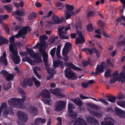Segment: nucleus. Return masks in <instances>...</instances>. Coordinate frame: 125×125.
<instances>
[{
    "instance_id": "cd10ccee",
    "label": "nucleus",
    "mask_w": 125,
    "mask_h": 125,
    "mask_svg": "<svg viewBox=\"0 0 125 125\" xmlns=\"http://www.w3.org/2000/svg\"><path fill=\"white\" fill-rule=\"evenodd\" d=\"M74 102L76 105L79 107L81 106L82 105L83 102L79 98L75 99Z\"/></svg>"
},
{
    "instance_id": "6e6d98bb",
    "label": "nucleus",
    "mask_w": 125,
    "mask_h": 125,
    "mask_svg": "<svg viewBox=\"0 0 125 125\" xmlns=\"http://www.w3.org/2000/svg\"><path fill=\"white\" fill-rule=\"evenodd\" d=\"M94 15V12L92 11H89L87 14V16L88 17H92Z\"/></svg>"
},
{
    "instance_id": "aec40b11",
    "label": "nucleus",
    "mask_w": 125,
    "mask_h": 125,
    "mask_svg": "<svg viewBox=\"0 0 125 125\" xmlns=\"http://www.w3.org/2000/svg\"><path fill=\"white\" fill-rule=\"evenodd\" d=\"M52 18L53 20L54 21V24L61 23L63 22V21L62 20H60L57 16H53Z\"/></svg>"
},
{
    "instance_id": "37998d69",
    "label": "nucleus",
    "mask_w": 125,
    "mask_h": 125,
    "mask_svg": "<svg viewBox=\"0 0 125 125\" xmlns=\"http://www.w3.org/2000/svg\"><path fill=\"white\" fill-rule=\"evenodd\" d=\"M0 74L2 75L4 77H6L9 74V73L5 70H3L1 71Z\"/></svg>"
},
{
    "instance_id": "6e6552de",
    "label": "nucleus",
    "mask_w": 125,
    "mask_h": 125,
    "mask_svg": "<svg viewBox=\"0 0 125 125\" xmlns=\"http://www.w3.org/2000/svg\"><path fill=\"white\" fill-rule=\"evenodd\" d=\"M72 48V45L69 42L67 43L64 45L62 53L63 55H64L68 53L69 51Z\"/></svg>"
},
{
    "instance_id": "bb28decb",
    "label": "nucleus",
    "mask_w": 125,
    "mask_h": 125,
    "mask_svg": "<svg viewBox=\"0 0 125 125\" xmlns=\"http://www.w3.org/2000/svg\"><path fill=\"white\" fill-rule=\"evenodd\" d=\"M9 41L6 39H3L2 36H0V46L8 43Z\"/></svg>"
},
{
    "instance_id": "ddd939ff",
    "label": "nucleus",
    "mask_w": 125,
    "mask_h": 125,
    "mask_svg": "<svg viewBox=\"0 0 125 125\" xmlns=\"http://www.w3.org/2000/svg\"><path fill=\"white\" fill-rule=\"evenodd\" d=\"M87 119L88 122L90 124L93 123L95 125H98L99 124L98 121L96 120L94 117H92L91 116H88Z\"/></svg>"
},
{
    "instance_id": "423d86ee",
    "label": "nucleus",
    "mask_w": 125,
    "mask_h": 125,
    "mask_svg": "<svg viewBox=\"0 0 125 125\" xmlns=\"http://www.w3.org/2000/svg\"><path fill=\"white\" fill-rule=\"evenodd\" d=\"M114 112L119 118H125V111H123L117 107H116L114 108Z\"/></svg>"
},
{
    "instance_id": "473e14b6",
    "label": "nucleus",
    "mask_w": 125,
    "mask_h": 125,
    "mask_svg": "<svg viewBox=\"0 0 125 125\" xmlns=\"http://www.w3.org/2000/svg\"><path fill=\"white\" fill-rule=\"evenodd\" d=\"M36 16V13L35 12H33L31 13L28 16V20H31L35 18Z\"/></svg>"
},
{
    "instance_id": "ea45409f",
    "label": "nucleus",
    "mask_w": 125,
    "mask_h": 125,
    "mask_svg": "<svg viewBox=\"0 0 125 125\" xmlns=\"http://www.w3.org/2000/svg\"><path fill=\"white\" fill-rule=\"evenodd\" d=\"M73 109V105L69 103L68 105V111L69 113L73 112L72 110Z\"/></svg>"
},
{
    "instance_id": "69168bd1",
    "label": "nucleus",
    "mask_w": 125,
    "mask_h": 125,
    "mask_svg": "<svg viewBox=\"0 0 125 125\" xmlns=\"http://www.w3.org/2000/svg\"><path fill=\"white\" fill-rule=\"evenodd\" d=\"M57 62L58 63V66L60 65L62 68V67H63V63L62 61L60 60H58L57 61Z\"/></svg>"
},
{
    "instance_id": "603ef678",
    "label": "nucleus",
    "mask_w": 125,
    "mask_h": 125,
    "mask_svg": "<svg viewBox=\"0 0 125 125\" xmlns=\"http://www.w3.org/2000/svg\"><path fill=\"white\" fill-rule=\"evenodd\" d=\"M88 52H89L90 54L92 55L93 54V52L94 53H95V52H96L97 50L96 49L94 48H93L90 49H89Z\"/></svg>"
},
{
    "instance_id": "c85d7f7f",
    "label": "nucleus",
    "mask_w": 125,
    "mask_h": 125,
    "mask_svg": "<svg viewBox=\"0 0 125 125\" xmlns=\"http://www.w3.org/2000/svg\"><path fill=\"white\" fill-rule=\"evenodd\" d=\"M4 9L7 10L8 12H10L12 10L13 6L12 5L9 4L7 5H4Z\"/></svg>"
},
{
    "instance_id": "5fc2aeb1",
    "label": "nucleus",
    "mask_w": 125,
    "mask_h": 125,
    "mask_svg": "<svg viewBox=\"0 0 125 125\" xmlns=\"http://www.w3.org/2000/svg\"><path fill=\"white\" fill-rule=\"evenodd\" d=\"M23 34L21 32H20V30L18 31V33L16 34L15 36H14L16 38H19L20 37H21L22 36V35H23Z\"/></svg>"
},
{
    "instance_id": "a878e982",
    "label": "nucleus",
    "mask_w": 125,
    "mask_h": 125,
    "mask_svg": "<svg viewBox=\"0 0 125 125\" xmlns=\"http://www.w3.org/2000/svg\"><path fill=\"white\" fill-rule=\"evenodd\" d=\"M95 69L96 71L98 72L100 74V73H102L104 71V68L98 65H97V67Z\"/></svg>"
},
{
    "instance_id": "052dcab7",
    "label": "nucleus",
    "mask_w": 125,
    "mask_h": 125,
    "mask_svg": "<svg viewBox=\"0 0 125 125\" xmlns=\"http://www.w3.org/2000/svg\"><path fill=\"white\" fill-rule=\"evenodd\" d=\"M125 44V40H123L122 41H119L118 43V45L121 46Z\"/></svg>"
},
{
    "instance_id": "393cba45",
    "label": "nucleus",
    "mask_w": 125,
    "mask_h": 125,
    "mask_svg": "<svg viewBox=\"0 0 125 125\" xmlns=\"http://www.w3.org/2000/svg\"><path fill=\"white\" fill-rule=\"evenodd\" d=\"M107 100L112 103H115L116 100V97L114 96H107Z\"/></svg>"
},
{
    "instance_id": "680f3d73",
    "label": "nucleus",
    "mask_w": 125,
    "mask_h": 125,
    "mask_svg": "<svg viewBox=\"0 0 125 125\" xmlns=\"http://www.w3.org/2000/svg\"><path fill=\"white\" fill-rule=\"evenodd\" d=\"M124 95L123 93L120 92L119 93V95L117 97L118 99L119 100H120L121 99H123L124 98Z\"/></svg>"
},
{
    "instance_id": "a19ab883",
    "label": "nucleus",
    "mask_w": 125,
    "mask_h": 125,
    "mask_svg": "<svg viewBox=\"0 0 125 125\" xmlns=\"http://www.w3.org/2000/svg\"><path fill=\"white\" fill-rule=\"evenodd\" d=\"M40 39L41 41H44L48 38V37L45 34L41 36L40 37Z\"/></svg>"
},
{
    "instance_id": "09e8293b",
    "label": "nucleus",
    "mask_w": 125,
    "mask_h": 125,
    "mask_svg": "<svg viewBox=\"0 0 125 125\" xmlns=\"http://www.w3.org/2000/svg\"><path fill=\"white\" fill-rule=\"evenodd\" d=\"M90 63V62L87 61H83L82 62V64L83 66V67H85L88 65Z\"/></svg>"
},
{
    "instance_id": "a211bd4d",
    "label": "nucleus",
    "mask_w": 125,
    "mask_h": 125,
    "mask_svg": "<svg viewBox=\"0 0 125 125\" xmlns=\"http://www.w3.org/2000/svg\"><path fill=\"white\" fill-rule=\"evenodd\" d=\"M13 114V111L12 110H8L6 109L4 111L3 113V116L6 118L7 117L8 115H11Z\"/></svg>"
},
{
    "instance_id": "f03ea898",
    "label": "nucleus",
    "mask_w": 125,
    "mask_h": 125,
    "mask_svg": "<svg viewBox=\"0 0 125 125\" xmlns=\"http://www.w3.org/2000/svg\"><path fill=\"white\" fill-rule=\"evenodd\" d=\"M22 97L21 98H12L10 101H9V104L11 106L13 107L23 108L24 106L22 102L25 101L26 96L25 95H22Z\"/></svg>"
},
{
    "instance_id": "4c0bfd02",
    "label": "nucleus",
    "mask_w": 125,
    "mask_h": 125,
    "mask_svg": "<svg viewBox=\"0 0 125 125\" xmlns=\"http://www.w3.org/2000/svg\"><path fill=\"white\" fill-rule=\"evenodd\" d=\"M69 115L70 118L72 119H75L77 117L76 115L73 112L69 113Z\"/></svg>"
},
{
    "instance_id": "20e7f679",
    "label": "nucleus",
    "mask_w": 125,
    "mask_h": 125,
    "mask_svg": "<svg viewBox=\"0 0 125 125\" xmlns=\"http://www.w3.org/2000/svg\"><path fill=\"white\" fill-rule=\"evenodd\" d=\"M32 56L34 59H35L34 61L29 58H26V61L29 63L31 65H33L34 62L41 63L42 62L41 57H39L38 54H36L34 52Z\"/></svg>"
},
{
    "instance_id": "7c9ffc66",
    "label": "nucleus",
    "mask_w": 125,
    "mask_h": 125,
    "mask_svg": "<svg viewBox=\"0 0 125 125\" xmlns=\"http://www.w3.org/2000/svg\"><path fill=\"white\" fill-rule=\"evenodd\" d=\"M120 1L123 5V7L120 6L119 7V9L120 10V13H122L124 11V9L125 8V0H120Z\"/></svg>"
},
{
    "instance_id": "0eeeda50",
    "label": "nucleus",
    "mask_w": 125,
    "mask_h": 125,
    "mask_svg": "<svg viewBox=\"0 0 125 125\" xmlns=\"http://www.w3.org/2000/svg\"><path fill=\"white\" fill-rule=\"evenodd\" d=\"M17 114L19 119L21 121L24 122L27 121V117L24 112L21 111H19L18 112Z\"/></svg>"
},
{
    "instance_id": "412c9836",
    "label": "nucleus",
    "mask_w": 125,
    "mask_h": 125,
    "mask_svg": "<svg viewBox=\"0 0 125 125\" xmlns=\"http://www.w3.org/2000/svg\"><path fill=\"white\" fill-rule=\"evenodd\" d=\"M46 122V120L43 118L42 119L41 118H36L35 119V120L34 122L36 124H37L39 125V124L42 123L43 124Z\"/></svg>"
},
{
    "instance_id": "f704fd0d",
    "label": "nucleus",
    "mask_w": 125,
    "mask_h": 125,
    "mask_svg": "<svg viewBox=\"0 0 125 125\" xmlns=\"http://www.w3.org/2000/svg\"><path fill=\"white\" fill-rule=\"evenodd\" d=\"M42 57L43 59V61L45 64V65H47L48 58V54H45L43 55H42Z\"/></svg>"
},
{
    "instance_id": "72a5a7b5",
    "label": "nucleus",
    "mask_w": 125,
    "mask_h": 125,
    "mask_svg": "<svg viewBox=\"0 0 125 125\" xmlns=\"http://www.w3.org/2000/svg\"><path fill=\"white\" fill-rule=\"evenodd\" d=\"M77 78V75L76 73L73 72L68 79H71L72 80H75Z\"/></svg>"
},
{
    "instance_id": "5701e85b",
    "label": "nucleus",
    "mask_w": 125,
    "mask_h": 125,
    "mask_svg": "<svg viewBox=\"0 0 125 125\" xmlns=\"http://www.w3.org/2000/svg\"><path fill=\"white\" fill-rule=\"evenodd\" d=\"M66 33L64 31L59 34L60 38L61 39H68L69 38L68 36L66 35Z\"/></svg>"
},
{
    "instance_id": "e2e57ef3",
    "label": "nucleus",
    "mask_w": 125,
    "mask_h": 125,
    "mask_svg": "<svg viewBox=\"0 0 125 125\" xmlns=\"http://www.w3.org/2000/svg\"><path fill=\"white\" fill-rule=\"evenodd\" d=\"M110 75V73L109 70H108L105 73L104 76L105 77H107L109 76Z\"/></svg>"
},
{
    "instance_id": "f8f14e48",
    "label": "nucleus",
    "mask_w": 125,
    "mask_h": 125,
    "mask_svg": "<svg viewBox=\"0 0 125 125\" xmlns=\"http://www.w3.org/2000/svg\"><path fill=\"white\" fill-rule=\"evenodd\" d=\"M30 113L33 115H35L37 114L38 111L37 108L33 106H30L29 107Z\"/></svg>"
},
{
    "instance_id": "c756f323",
    "label": "nucleus",
    "mask_w": 125,
    "mask_h": 125,
    "mask_svg": "<svg viewBox=\"0 0 125 125\" xmlns=\"http://www.w3.org/2000/svg\"><path fill=\"white\" fill-rule=\"evenodd\" d=\"M48 73L51 75H52L55 73L54 70V69H52L49 67H45Z\"/></svg>"
},
{
    "instance_id": "f257e3e1",
    "label": "nucleus",
    "mask_w": 125,
    "mask_h": 125,
    "mask_svg": "<svg viewBox=\"0 0 125 125\" xmlns=\"http://www.w3.org/2000/svg\"><path fill=\"white\" fill-rule=\"evenodd\" d=\"M33 81L34 82V84L36 87H40L41 84L40 82L33 76L32 78H26L23 79L22 81V87L26 88L27 85L29 87L32 86L33 85Z\"/></svg>"
},
{
    "instance_id": "4d7b16f0",
    "label": "nucleus",
    "mask_w": 125,
    "mask_h": 125,
    "mask_svg": "<svg viewBox=\"0 0 125 125\" xmlns=\"http://www.w3.org/2000/svg\"><path fill=\"white\" fill-rule=\"evenodd\" d=\"M106 62L108 65L111 66L112 67H114V65L111 62V60L110 59H107L106 60Z\"/></svg>"
},
{
    "instance_id": "4be33fe9",
    "label": "nucleus",
    "mask_w": 125,
    "mask_h": 125,
    "mask_svg": "<svg viewBox=\"0 0 125 125\" xmlns=\"http://www.w3.org/2000/svg\"><path fill=\"white\" fill-rule=\"evenodd\" d=\"M116 121L114 120L109 121H103L101 122V125H114Z\"/></svg>"
},
{
    "instance_id": "a18cd8bd",
    "label": "nucleus",
    "mask_w": 125,
    "mask_h": 125,
    "mask_svg": "<svg viewBox=\"0 0 125 125\" xmlns=\"http://www.w3.org/2000/svg\"><path fill=\"white\" fill-rule=\"evenodd\" d=\"M11 85L10 83H7L6 85L4 86L3 89L5 90H9L11 87Z\"/></svg>"
},
{
    "instance_id": "49530a36",
    "label": "nucleus",
    "mask_w": 125,
    "mask_h": 125,
    "mask_svg": "<svg viewBox=\"0 0 125 125\" xmlns=\"http://www.w3.org/2000/svg\"><path fill=\"white\" fill-rule=\"evenodd\" d=\"M56 49V48H54L51 50L50 52V54L52 58H53L55 55Z\"/></svg>"
},
{
    "instance_id": "2eb2a0df",
    "label": "nucleus",
    "mask_w": 125,
    "mask_h": 125,
    "mask_svg": "<svg viewBox=\"0 0 125 125\" xmlns=\"http://www.w3.org/2000/svg\"><path fill=\"white\" fill-rule=\"evenodd\" d=\"M30 27L27 26L23 27L20 30V32H21L23 34H27V33L31 31Z\"/></svg>"
},
{
    "instance_id": "8fccbe9b",
    "label": "nucleus",
    "mask_w": 125,
    "mask_h": 125,
    "mask_svg": "<svg viewBox=\"0 0 125 125\" xmlns=\"http://www.w3.org/2000/svg\"><path fill=\"white\" fill-rule=\"evenodd\" d=\"M10 44L13 43L14 42L15 36L12 35L10 38Z\"/></svg>"
},
{
    "instance_id": "79ce46f5",
    "label": "nucleus",
    "mask_w": 125,
    "mask_h": 125,
    "mask_svg": "<svg viewBox=\"0 0 125 125\" xmlns=\"http://www.w3.org/2000/svg\"><path fill=\"white\" fill-rule=\"evenodd\" d=\"M98 100L100 101L105 105H109V104L108 102L106 101L103 99L101 98H99L98 99Z\"/></svg>"
},
{
    "instance_id": "4468645a",
    "label": "nucleus",
    "mask_w": 125,
    "mask_h": 125,
    "mask_svg": "<svg viewBox=\"0 0 125 125\" xmlns=\"http://www.w3.org/2000/svg\"><path fill=\"white\" fill-rule=\"evenodd\" d=\"M65 65H66V67L69 66L72 69L78 71H82V69L80 68L76 67L74 64L71 62H69L67 63H65Z\"/></svg>"
},
{
    "instance_id": "dca6fc26",
    "label": "nucleus",
    "mask_w": 125,
    "mask_h": 125,
    "mask_svg": "<svg viewBox=\"0 0 125 125\" xmlns=\"http://www.w3.org/2000/svg\"><path fill=\"white\" fill-rule=\"evenodd\" d=\"M6 54L5 52H3V55L0 58V61L1 62H3L4 65L6 66L8 64V62L6 58Z\"/></svg>"
},
{
    "instance_id": "6ab92c4d",
    "label": "nucleus",
    "mask_w": 125,
    "mask_h": 125,
    "mask_svg": "<svg viewBox=\"0 0 125 125\" xmlns=\"http://www.w3.org/2000/svg\"><path fill=\"white\" fill-rule=\"evenodd\" d=\"M73 72L71 68L69 67L66 68L64 72L65 77L68 78Z\"/></svg>"
},
{
    "instance_id": "774afa93",
    "label": "nucleus",
    "mask_w": 125,
    "mask_h": 125,
    "mask_svg": "<svg viewBox=\"0 0 125 125\" xmlns=\"http://www.w3.org/2000/svg\"><path fill=\"white\" fill-rule=\"evenodd\" d=\"M21 28V27L20 25H17L14 28V30L15 31L20 29Z\"/></svg>"
},
{
    "instance_id": "c03bdc74",
    "label": "nucleus",
    "mask_w": 125,
    "mask_h": 125,
    "mask_svg": "<svg viewBox=\"0 0 125 125\" xmlns=\"http://www.w3.org/2000/svg\"><path fill=\"white\" fill-rule=\"evenodd\" d=\"M7 107V104L5 103H3L0 107V110L2 111L5 108L6 109Z\"/></svg>"
},
{
    "instance_id": "338daca9",
    "label": "nucleus",
    "mask_w": 125,
    "mask_h": 125,
    "mask_svg": "<svg viewBox=\"0 0 125 125\" xmlns=\"http://www.w3.org/2000/svg\"><path fill=\"white\" fill-rule=\"evenodd\" d=\"M3 20H5L9 17V16L7 14L1 15Z\"/></svg>"
},
{
    "instance_id": "c9c22d12",
    "label": "nucleus",
    "mask_w": 125,
    "mask_h": 125,
    "mask_svg": "<svg viewBox=\"0 0 125 125\" xmlns=\"http://www.w3.org/2000/svg\"><path fill=\"white\" fill-rule=\"evenodd\" d=\"M65 7L66 9L69 11H71L73 10L74 9V6L68 4H66L65 5Z\"/></svg>"
},
{
    "instance_id": "bf43d9fd",
    "label": "nucleus",
    "mask_w": 125,
    "mask_h": 125,
    "mask_svg": "<svg viewBox=\"0 0 125 125\" xmlns=\"http://www.w3.org/2000/svg\"><path fill=\"white\" fill-rule=\"evenodd\" d=\"M19 93L21 94L22 95H25V93L24 91L21 88H20L18 89Z\"/></svg>"
},
{
    "instance_id": "864d4df0",
    "label": "nucleus",
    "mask_w": 125,
    "mask_h": 125,
    "mask_svg": "<svg viewBox=\"0 0 125 125\" xmlns=\"http://www.w3.org/2000/svg\"><path fill=\"white\" fill-rule=\"evenodd\" d=\"M88 31L90 32L92 31V26L91 24H89L87 26Z\"/></svg>"
},
{
    "instance_id": "3c124183",
    "label": "nucleus",
    "mask_w": 125,
    "mask_h": 125,
    "mask_svg": "<svg viewBox=\"0 0 125 125\" xmlns=\"http://www.w3.org/2000/svg\"><path fill=\"white\" fill-rule=\"evenodd\" d=\"M117 80L119 81V80L118 79V77L117 78L116 77H115L114 78H111L110 80V82L111 83H115Z\"/></svg>"
},
{
    "instance_id": "39448f33",
    "label": "nucleus",
    "mask_w": 125,
    "mask_h": 125,
    "mask_svg": "<svg viewBox=\"0 0 125 125\" xmlns=\"http://www.w3.org/2000/svg\"><path fill=\"white\" fill-rule=\"evenodd\" d=\"M66 103L65 102L60 100L56 102L54 109L57 112L62 111L65 108Z\"/></svg>"
},
{
    "instance_id": "9d476101",
    "label": "nucleus",
    "mask_w": 125,
    "mask_h": 125,
    "mask_svg": "<svg viewBox=\"0 0 125 125\" xmlns=\"http://www.w3.org/2000/svg\"><path fill=\"white\" fill-rule=\"evenodd\" d=\"M73 125H87L86 123L83 119L81 117L78 118L74 123Z\"/></svg>"
},
{
    "instance_id": "13d9d810",
    "label": "nucleus",
    "mask_w": 125,
    "mask_h": 125,
    "mask_svg": "<svg viewBox=\"0 0 125 125\" xmlns=\"http://www.w3.org/2000/svg\"><path fill=\"white\" fill-rule=\"evenodd\" d=\"M90 107L94 109L97 110L98 109V107L97 105H96L93 104H92L89 105Z\"/></svg>"
},
{
    "instance_id": "58836bf2",
    "label": "nucleus",
    "mask_w": 125,
    "mask_h": 125,
    "mask_svg": "<svg viewBox=\"0 0 125 125\" xmlns=\"http://www.w3.org/2000/svg\"><path fill=\"white\" fill-rule=\"evenodd\" d=\"M117 104L122 107L125 108V101L123 102L118 101Z\"/></svg>"
},
{
    "instance_id": "9b49d317",
    "label": "nucleus",
    "mask_w": 125,
    "mask_h": 125,
    "mask_svg": "<svg viewBox=\"0 0 125 125\" xmlns=\"http://www.w3.org/2000/svg\"><path fill=\"white\" fill-rule=\"evenodd\" d=\"M89 112L92 115L98 118H101L102 116V114L101 112L96 111H95L89 110Z\"/></svg>"
},
{
    "instance_id": "de8ad7c7",
    "label": "nucleus",
    "mask_w": 125,
    "mask_h": 125,
    "mask_svg": "<svg viewBox=\"0 0 125 125\" xmlns=\"http://www.w3.org/2000/svg\"><path fill=\"white\" fill-rule=\"evenodd\" d=\"M39 52L40 54H42V55L47 54L45 50L42 48L40 49Z\"/></svg>"
},
{
    "instance_id": "0e129e2a",
    "label": "nucleus",
    "mask_w": 125,
    "mask_h": 125,
    "mask_svg": "<svg viewBox=\"0 0 125 125\" xmlns=\"http://www.w3.org/2000/svg\"><path fill=\"white\" fill-rule=\"evenodd\" d=\"M57 119L59 122V123H57V125H62V123L61 118L60 117H58L57 118Z\"/></svg>"
},
{
    "instance_id": "1a4fd4ad",
    "label": "nucleus",
    "mask_w": 125,
    "mask_h": 125,
    "mask_svg": "<svg viewBox=\"0 0 125 125\" xmlns=\"http://www.w3.org/2000/svg\"><path fill=\"white\" fill-rule=\"evenodd\" d=\"M41 96L43 97L49 99L50 98V93L49 91L46 88H44L42 91Z\"/></svg>"
},
{
    "instance_id": "2f4dec72",
    "label": "nucleus",
    "mask_w": 125,
    "mask_h": 125,
    "mask_svg": "<svg viewBox=\"0 0 125 125\" xmlns=\"http://www.w3.org/2000/svg\"><path fill=\"white\" fill-rule=\"evenodd\" d=\"M14 76L12 74H9L7 75L5 77V79L7 81H10L11 80H13L14 79Z\"/></svg>"
},
{
    "instance_id": "f3484780",
    "label": "nucleus",
    "mask_w": 125,
    "mask_h": 125,
    "mask_svg": "<svg viewBox=\"0 0 125 125\" xmlns=\"http://www.w3.org/2000/svg\"><path fill=\"white\" fill-rule=\"evenodd\" d=\"M118 79L119 81H121L122 83L125 81V71H122L120 73L118 77Z\"/></svg>"
},
{
    "instance_id": "e433bc0d",
    "label": "nucleus",
    "mask_w": 125,
    "mask_h": 125,
    "mask_svg": "<svg viewBox=\"0 0 125 125\" xmlns=\"http://www.w3.org/2000/svg\"><path fill=\"white\" fill-rule=\"evenodd\" d=\"M97 25L99 27L101 28L102 30L103 29L104 24L103 21L100 20L98 21L97 23Z\"/></svg>"
},
{
    "instance_id": "b1692460",
    "label": "nucleus",
    "mask_w": 125,
    "mask_h": 125,
    "mask_svg": "<svg viewBox=\"0 0 125 125\" xmlns=\"http://www.w3.org/2000/svg\"><path fill=\"white\" fill-rule=\"evenodd\" d=\"M76 44H81L84 43L85 42L84 38L80 37H77L76 39Z\"/></svg>"
},
{
    "instance_id": "7ed1b4c3",
    "label": "nucleus",
    "mask_w": 125,
    "mask_h": 125,
    "mask_svg": "<svg viewBox=\"0 0 125 125\" xmlns=\"http://www.w3.org/2000/svg\"><path fill=\"white\" fill-rule=\"evenodd\" d=\"M9 48L10 52L12 54V58L14 63L16 64H19L21 61L20 57L18 55V52L17 50L15 49L14 45L13 44H11Z\"/></svg>"
}]
</instances>
